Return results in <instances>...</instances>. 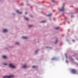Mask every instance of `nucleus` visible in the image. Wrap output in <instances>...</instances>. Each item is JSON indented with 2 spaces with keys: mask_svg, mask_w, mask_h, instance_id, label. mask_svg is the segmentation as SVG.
<instances>
[{
  "mask_svg": "<svg viewBox=\"0 0 78 78\" xmlns=\"http://www.w3.org/2000/svg\"><path fill=\"white\" fill-rule=\"evenodd\" d=\"M66 62H68V61L67 60H66Z\"/></svg>",
  "mask_w": 78,
  "mask_h": 78,
  "instance_id": "obj_23",
  "label": "nucleus"
},
{
  "mask_svg": "<svg viewBox=\"0 0 78 78\" xmlns=\"http://www.w3.org/2000/svg\"><path fill=\"white\" fill-rule=\"evenodd\" d=\"M33 68H37V67H36V66H32Z\"/></svg>",
  "mask_w": 78,
  "mask_h": 78,
  "instance_id": "obj_12",
  "label": "nucleus"
},
{
  "mask_svg": "<svg viewBox=\"0 0 78 78\" xmlns=\"http://www.w3.org/2000/svg\"><path fill=\"white\" fill-rule=\"evenodd\" d=\"M3 58H4V59H6V56L5 55H4L3 56Z\"/></svg>",
  "mask_w": 78,
  "mask_h": 78,
  "instance_id": "obj_9",
  "label": "nucleus"
},
{
  "mask_svg": "<svg viewBox=\"0 0 78 78\" xmlns=\"http://www.w3.org/2000/svg\"><path fill=\"white\" fill-rule=\"evenodd\" d=\"M33 27V25H29V27Z\"/></svg>",
  "mask_w": 78,
  "mask_h": 78,
  "instance_id": "obj_17",
  "label": "nucleus"
},
{
  "mask_svg": "<svg viewBox=\"0 0 78 78\" xmlns=\"http://www.w3.org/2000/svg\"><path fill=\"white\" fill-rule=\"evenodd\" d=\"M65 56H66V58H67V54H65Z\"/></svg>",
  "mask_w": 78,
  "mask_h": 78,
  "instance_id": "obj_18",
  "label": "nucleus"
},
{
  "mask_svg": "<svg viewBox=\"0 0 78 78\" xmlns=\"http://www.w3.org/2000/svg\"><path fill=\"white\" fill-rule=\"evenodd\" d=\"M27 14V12H25V14Z\"/></svg>",
  "mask_w": 78,
  "mask_h": 78,
  "instance_id": "obj_24",
  "label": "nucleus"
},
{
  "mask_svg": "<svg viewBox=\"0 0 78 78\" xmlns=\"http://www.w3.org/2000/svg\"><path fill=\"white\" fill-rule=\"evenodd\" d=\"M54 59H55V58H52V60H54Z\"/></svg>",
  "mask_w": 78,
  "mask_h": 78,
  "instance_id": "obj_22",
  "label": "nucleus"
},
{
  "mask_svg": "<svg viewBox=\"0 0 78 78\" xmlns=\"http://www.w3.org/2000/svg\"><path fill=\"white\" fill-rule=\"evenodd\" d=\"M25 19H26L27 20H28V18L26 17H25Z\"/></svg>",
  "mask_w": 78,
  "mask_h": 78,
  "instance_id": "obj_15",
  "label": "nucleus"
},
{
  "mask_svg": "<svg viewBox=\"0 0 78 78\" xmlns=\"http://www.w3.org/2000/svg\"><path fill=\"white\" fill-rule=\"evenodd\" d=\"M64 10V6H63L62 8L61 9H60L59 10L60 11H63Z\"/></svg>",
  "mask_w": 78,
  "mask_h": 78,
  "instance_id": "obj_4",
  "label": "nucleus"
},
{
  "mask_svg": "<svg viewBox=\"0 0 78 78\" xmlns=\"http://www.w3.org/2000/svg\"><path fill=\"white\" fill-rule=\"evenodd\" d=\"M58 39H57L56 40V41H55V44H57V43H58Z\"/></svg>",
  "mask_w": 78,
  "mask_h": 78,
  "instance_id": "obj_11",
  "label": "nucleus"
},
{
  "mask_svg": "<svg viewBox=\"0 0 78 78\" xmlns=\"http://www.w3.org/2000/svg\"><path fill=\"white\" fill-rule=\"evenodd\" d=\"M73 42H74V41H75V40H73Z\"/></svg>",
  "mask_w": 78,
  "mask_h": 78,
  "instance_id": "obj_25",
  "label": "nucleus"
},
{
  "mask_svg": "<svg viewBox=\"0 0 78 78\" xmlns=\"http://www.w3.org/2000/svg\"><path fill=\"white\" fill-rule=\"evenodd\" d=\"M23 68L25 69V68H27V66L25 65H24L23 66Z\"/></svg>",
  "mask_w": 78,
  "mask_h": 78,
  "instance_id": "obj_7",
  "label": "nucleus"
},
{
  "mask_svg": "<svg viewBox=\"0 0 78 78\" xmlns=\"http://www.w3.org/2000/svg\"><path fill=\"white\" fill-rule=\"evenodd\" d=\"M16 12H18V13H19V14H22V12H19V11L17 10L16 11Z\"/></svg>",
  "mask_w": 78,
  "mask_h": 78,
  "instance_id": "obj_8",
  "label": "nucleus"
},
{
  "mask_svg": "<svg viewBox=\"0 0 78 78\" xmlns=\"http://www.w3.org/2000/svg\"><path fill=\"white\" fill-rule=\"evenodd\" d=\"M4 65H5V66H6L7 65V63H5L4 64Z\"/></svg>",
  "mask_w": 78,
  "mask_h": 78,
  "instance_id": "obj_21",
  "label": "nucleus"
},
{
  "mask_svg": "<svg viewBox=\"0 0 78 78\" xmlns=\"http://www.w3.org/2000/svg\"><path fill=\"white\" fill-rule=\"evenodd\" d=\"M22 39H28V37H27L23 36V37H22Z\"/></svg>",
  "mask_w": 78,
  "mask_h": 78,
  "instance_id": "obj_5",
  "label": "nucleus"
},
{
  "mask_svg": "<svg viewBox=\"0 0 78 78\" xmlns=\"http://www.w3.org/2000/svg\"><path fill=\"white\" fill-rule=\"evenodd\" d=\"M71 72L75 74L76 73V71L75 69H73L71 70Z\"/></svg>",
  "mask_w": 78,
  "mask_h": 78,
  "instance_id": "obj_2",
  "label": "nucleus"
},
{
  "mask_svg": "<svg viewBox=\"0 0 78 78\" xmlns=\"http://www.w3.org/2000/svg\"><path fill=\"white\" fill-rule=\"evenodd\" d=\"M60 28L59 27H57L56 28H55V30H59V29H60Z\"/></svg>",
  "mask_w": 78,
  "mask_h": 78,
  "instance_id": "obj_10",
  "label": "nucleus"
},
{
  "mask_svg": "<svg viewBox=\"0 0 78 78\" xmlns=\"http://www.w3.org/2000/svg\"><path fill=\"white\" fill-rule=\"evenodd\" d=\"M38 51V50H37V51H35V53H37V52Z\"/></svg>",
  "mask_w": 78,
  "mask_h": 78,
  "instance_id": "obj_20",
  "label": "nucleus"
},
{
  "mask_svg": "<svg viewBox=\"0 0 78 78\" xmlns=\"http://www.w3.org/2000/svg\"><path fill=\"white\" fill-rule=\"evenodd\" d=\"M7 31H8V30L6 29H5L3 30V32H4V33H6Z\"/></svg>",
  "mask_w": 78,
  "mask_h": 78,
  "instance_id": "obj_6",
  "label": "nucleus"
},
{
  "mask_svg": "<svg viewBox=\"0 0 78 78\" xmlns=\"http://www.w3.org/2000/svg\"><path fill=\"white\" fill-rule=\"evenodd\" d=\"M44 22H45V20H44L43 21H42L41 22V23H44Z\"/></svg>",
  "mask_w": 78,
  "mask_h": 78,
  "instance_id": "obj_14",
  "label": "nucleus"
},
{
  "mask_svg": "<svg viewBox=\"0 0 78 78\" xmlns=\"http://www.w3.org/2000/svg\"><path fill=\"white\" fill-rule=\"evenodd\" d=\"M16 44H17V45H19V43L17 42L16 43Z\"/></svg>",
  "mask_w": 78,
  "mask_h": 78,
  "instance_id": "obj_16",
  "label": "nucleus"
},
{
  "mask_svg": "<svg viewBox=\"0 0 78 78\" xmlns=\"http://www.w3.org/2000/svg\"><path fill=\"white\" fill-rule=\"evenodd\" d=\"M9 66L10 67H11V68H16V66H14V65H13L12 64H10Z\"/></svg>",
  "mask_w": 78,
  "mask_h": 78,
  "instance_id": "obj_3",
  "label": "nucleus"
},
{
  "mask_svg": "<svg viewBox=\"0 0 78 78\" xmlns=\"http://www.w3.org/2000/svg\"><path fill=\"white\" fill-rule=\"evenodd\" d=\"M52 2H53V3H55V0H53L52 1Z\"/></svg>",
  "mask_w": 78,
  "mask_h": 78,
  "instance_id": "obj_19",
  "label": "nucleus"
},
{
  "mask_svg": "<svg viewBox=\"0 0 78 78\" xmlns=\"http://www.w3.org/2000/svg\"><path fill=\"white\" fill-rule=\"evenodd\" d=\"M14 75H11L9 76H4L3 77V78H12V77H14Z\"/></svg>",
  "mask_w": 78,
  "mask_h": 78,
  "instance_id": "obj_1",
  "label": "nucleus"
},
{
  "mask_svg": "<svg viewBox=\"0 0 78 78\" xmlns=\"http://www.w3.org/2000/svg\"><path fill=\"white\" fill-rule=\"evenodd\" d=\"M51 16V14L50 13L49 15H47V16Z\"/></svg>",
  "mask_w": 78,
  "mask_h": 78,
  "instance_id": "obj_13",
  "label": "nucleus"
}]
</instances>
